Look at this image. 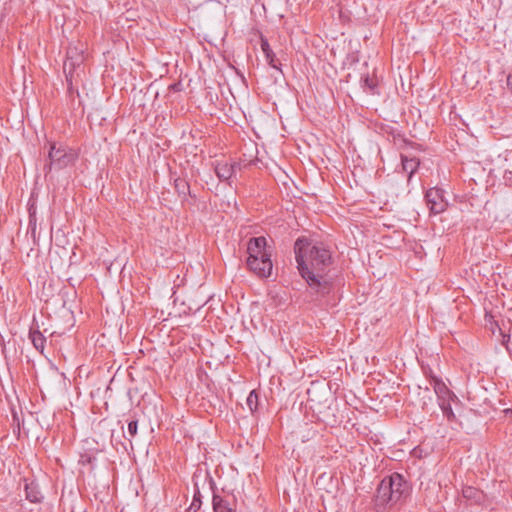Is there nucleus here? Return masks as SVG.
<instances>
[{
    "label": "nucleus",
    "mask_w": 512,
    "mask_h": 512,
    "mask_svg": "<svg viewBox=\"0 0 512 512\" xmlns=\"http://www.w3.org/2000/svg\"><path fill=\"white\" fill-rule=\"evenodd\" d=\"M506 85L509 91L512 93V71L507 75Z\"/></svg>",
    "instance_id": "nucleus-21"
},
{
    "label": "nucleus",
    "mask_w": 512,
    "mask_h": 512,
    "mask_svg": "<svg viewBox=\"0 0 512 512\" xmlns=\"http://www.w3.org/2000/svg\"><path fill=\"white\" fill-rule=\"evenodd\" d=\"M236 164H228L227 162H217L215 165V173L221 180H229L235 173Z\"/></svg>",
    "instance_id": "nucleus-10"
},
{
    "label": "nucleus",
    "mask_w": 512,
    "mask_h": 512,
    "mask_svg": "<svg viewBox=\"0 0 512 512\" xmlns=\"http://www.w3.org/2000/svg\"><path fill=\"white\" fill-rule=\"evenodd\" d=\"M91 459L89 457L86 458V456L81 455L80 462L82 463H90Z\"/></svg>",
    "instance_id": "nucleus-22"
},
{
    "label": "nucleus",
    "mask_w": 512,
    "mask_h": 512,
    "mask_svg": "<svg viewBox=\"0 0 512 512\" xmlns=\"http://www.w3.org/2000/svg\"><path fill=\"white\" fill-rule=\"evenodd\" d=\"M47 163L44 165L45 175L48 176L53 170L59 171L75 164L78 154L67 145L48 142Z\"/></svg>",
    "instance_id": "nucleus-4"
},
{
    "label": "nucleus",
    "mask_w": 512,
    "mask_h": 512,
    "mask_svg": "<svg viewBox=\"0 0 512 512\" xmlns=\"http://www.w3.org/2000/svg\"><path fill=\"white\" fill-rule=\"evenodd\" d=\"M425 200L432 214H440L444 212L448 206V202L444 197V191L437 187L430 188L426 191Z\"/></svg>",
    "instance_id": "nucleus-6"
},
{
    "label": "nucleus",
    "mask_w": 512,
    "mask_h": 512,
    "mask_svg": "<svg viewBox=\"0 0 512 512\" xmlns=\"http://www.w3.org/2000/svg\"><path fill=\"white\" fill-rule=\"evenodd\" d=\"M259 396L255 390H252L246 399V404L250 409L251 413H255L258 409Z\"/></svg>",
    "instance_id": "nucleus-18"
},
{
    "label": "nucleus",
    "mask_w": 512,
    "mask_h": 512,
    "mask_svg": "<svg viewBox=\"0 0 512 512\" xmlns=\"http://www.w3.org/2000/svg\"><path fill=\"white\" fill-rule=\"evenodd\" d=\"M362 87L367 89L371 93H375L377 87V80L369 75L362 77L361 79Z\"/></svg>",
    "instance_id": "nucleus-19"
},
{
    "label": "nucleus",
    "mask_w": 512,
    "mask_h": 512,
    "mask_svg": "<svg viewBox=\"0 0 512 512\" xmlns=\"http://www.w3.org/2000/svg\"><path fill=\"white\" fill-rule=\"evenodd\" d=\"M408 492V484L398 473L385 477L377 487L375 507L380 510L396 504Z\"/></svg>",
    "instance_id": "nucleus-3"
},
{
    "label": "nucleus",
    "mask_w": 512,
    "mask_h": 512,
    "mask_svg": "<svg viewBox=\"0 0 512 512\" xmlns=\"http://www.w3.org/2000/svg\"><path fill=\"white\" fill-rule=\"evenodd\" d=\"M261 50L265 55V58L269 65L275 69H278V66L276 64V55L272 51L267 39L262 38L261 39Z\"/></svg>",
    "instance_id": "nucleus-13"
},
{
    "label": "nucleus",
    "mask_w": 512,
    "mask_h": 512,
    "mask_svg": "<svg viewBox=\"0 0 512 512\" xmlns=\"http://www.w3.org/2000/svg\"><path fill=\"white\" fill-rule=\"evenodd\" d=\"M383 437L377 433H374L373 431H369L366 438V444L371 448L372 446L380 445L382 444Z\"/></svg>",
    "instance_id": "nucleus-20"
},
{
    "label": "nucleus",
    "mask_w": 512,
    "mask_h": 512,
    "mask_svg": "<svg viewBox=\"0 0 512 512\" xmlns=\"http://www.w3.org/2000/svg\"><path fill=\"white\" fill-rule=\"evenodd\" d=\"M451 398H446L439 400V406L443 412V415L448 419L452 420L455 417V414L452 410L451 404H450Z\"/></svg>",
    "instance_id": "nucleus-17"
},
{
    "label": "nucleus",
    "mask_w": 512,
    "mask_h": 512,
    "mask_svg": "<svg viewBox=\"0 0 512 512\" xmlns=\"http://www.w3.org/2000/svg\"><path fill=\"white\" fill-rule=\"evenodd\" d=\"M127 431L124 438L129 442L131 448L135 446H149L153 439V428L147 425L144 419L134 413L126 419Z\"/></svg>",
    "instance_id": "nucleus-5"
},
{
    "label": "nucleus",
    "mask_w": 512,
    "mask_h": 512,
    "mask_svg": "<svg viewBox=\"0 0 512 512\" xmlns=\"http://www.w3.org/2000/svg\"><path fill=\"white\" fill-rule=\"evenodd\" d=\"M431 384L433 385V389L435 394L438 397V400L451 398V392L446 386V384L438 377H431Z\"/></svg>",
    "instance_id": "nucleus-11"
},
{
    "label": "nucleus",
    "mask_w": 512,
    "mask_h": 512,
    "mask_svg": "<svg viewBox=\"0 0 512 512\" xmlns=\"http://www.w3.org/2000/svg\"><path fill=\"white\" fill-rule=\"evenodd\" d=\"M29 338L31 339L33 346L38 351L43 352L46 342V338L43 336V334L38 330H32L29 333Z\"/></svg>",
    "instance_id": "nucleus-15"
},
{
    "label": "nucleus",
    "mask_w": 512,
    "mask_h": 512,
    "mask_svg": "<svg viewBox=\"0 0 512 512\" xmlns=\"http://www.w3.org/2000/svg\"><path fill=\"white\" fill-rule=\"evenodd\" d=\"M174 188L183 203L193 204L189 201V197L195 200V196L191 194L190 185L186 179L177 177L174 179Z\"/></svg>",
    "instance_id": "nucleus-8"
},
{
    "label": "nucleus",
    "mask_w": 512,
    "mask_h": 512,
    "mask_svg": "<svg viewBox=\"0 0 512 512\" xmlns=\"http://www.w3.org/2000/svg\"><path fill=\"white\" fill-rule=\"evenodd\" d=\"M402 167L405 172L408 173V181L412 178L420 165V161L415 157H408L407 155L401 154Z\"/></svg>",
    "instance_id": "nucleus-12"
},
{
    "label": "nucleus",
    "mask_w": 512,
    "mask_h": 512,
    "mask_svg": "<svg viewBox=\"0 0 512 512\" xmlns=\"http://www.w3.org/2000/svg\"><path fill=\"white\" fill-rule=\"evenodd\" d=\"M297 268L309 287L320 295L330 291V282L326 278L332 264V253L323 242L299 237L294 243Z\"/></svg>",
    "instance_id": "nucleus-1"
},
{
    "label": "nucleus",
    "mask_w": 512,
    "mask_h": 512,
    "mask_svg": "<svg viewBox=\"0 0 512 512\" xmlns=\"http://www.w3.org/2000/svg\"><path fill=\"white\" fill-rule=\"evenodd\" d=\"M462 494L464 498L473 500L475 502H480L484 498L482 491L471 486L464 487L462 490Z\"/></svg>",
    "instance_id": "nucleus-16"
},
{
    "label": "nucleus",
    "mask_w": 512,
    "mask_h": 512,
    "mask_svg": "<svg viewBox=\"0 0 512 512\" xmlns=\"http://www.w3.org/2000/svg\"><path fill=\"white\" fill-rule=\"evenodd\" d=\"M199 507H200V502H198V504H197L196 500H194L193 503L191 504L189 510H191L192 508L198 509Z\"/></svg>",
    "instance_id": "nucleus-23"
},
{
    "label": "nucleus",
    "mask_w": 512,
    "mask_h": 512,
    "mask_svg": "<svg viewBox=\"0 0 512 512\" xmlns=\"http://www.w3.org/2000/svg\"><path fill=\"white\" fill-rule=\"evenodd\" d=\"M262 266L261 258L259 259V267Z\"/></svg>",
    "instance_id": "nucleus-24"
},
{
    "label": "nucleus",
    "mask_w": 512,
    "mask_h": 512,
    "mask_svg": "<svg viewBox=\"0 0 512 512\" xmlns=\"http://www.w3.org/2000/svg\"><path fill=\"white\" fill-rule=\"evenodd\" d=\"M214 512H233L236 510V501L233 495L224 494L223 496H213Z\"/></svg>",
    "instance_id": "nucleus-7"
},
{
    "label": "nucleus",
    "mask_w": 512,
    "mask_h": 512,
    "mask_svg": "<svg viewBox=\"0 0 512 512\" xmlns=\"http://www.w3.org/2000/svg\"><path fill=\"white\" fill-rule=\"evenodd\" d=\"M26 498L33 503L40 502L42 495L34 482L25 483Z\"/></svg>",
    "instance_id": "nucleus-14"
},
{
    "label": "nucleus",
    "mask_w": 512,
    "mask_h": 512,
    "mask_svg": "<svg viewBox=\"0 0 512 512\" xmlns=\"http://www.w3.org/2000/svg\"><path fill=\"white\" fill-rule=\"evenodd\" d=\"M83 62V55L78 53L76 49H69L67 51V58L64 62V71L69 69V73H71L77 66Z\"/></svg>",
    "instance_id": "nucleus-9"
},
{
    "label": "nucleus",
    "mask_w": 512,
    "mask_h": 512,
    "mask_svg": "<svg viewBox=\"0 0 512 512\" xmlns=\"http://www.w3.org/2000/svg\"><path fill=\"white\" fill-rule=\"evenodd\" d=\"M247 266L257 276L267 278L271 275L273 264L271 261V252L267 250V240L265 237H254L248 242Z\"/></svg>",
    "instance_id": "nucleus-2"
}]
</instances>
